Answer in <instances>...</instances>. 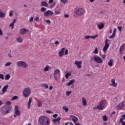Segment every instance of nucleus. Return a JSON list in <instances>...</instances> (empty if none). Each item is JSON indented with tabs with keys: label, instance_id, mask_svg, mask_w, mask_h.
Segmentation results:
<instances>
[{
	"label": "nucleus",
	"instance_id": "nucleus-1",
	"mask_svg": "<svg viewBox=\"0 0 125 125\" xmlns=\"http://www.w3.org/2000/svg\"><path fill=\"white\" fill-rule=\"evenodd\" d=\"M39 123L40 125H49L50 123L48 118L45 116H41L39 119Z\"/></svg>",
	"mask_w": 125,
	"mask_h": 125
},
{
	"label": "nucleus",
	"instance_id": "nucleus-2",
	"mask_svg": "<svg viewBox=\"0 0 125 125\" xmlns=\"http://www.w3.org/2000/svg\"><path fill=\"white\" fill-rule=\"evenodd\" d=\"M106 103H107V101H106L105 100L101 101L99 105L97 106V109H98V110H103L105 108V105H106Z\"/></svg>",
	"mask_w": 125,
	"mask_h": 125
},
{
	"label": "nucleus",
	"instance_id": "nucleus-3",
	"mask_svg": "<svg viewBox=\"0 0 125 125\" xmlns=\"http://www.w3.org/2000/svg\"><path fill=\"white\" fill-rule=\"evenodd\" d=\"M6 105H8L7 107L6 111L1 110V112L3 115H6V114H8L9 113V111L11 110V106L9 105H11V102L7 101L6 102Z\"/></svg>",
	"mask_w": 125,
	"mask_h": 125
},
{
	"label": "nucleus",
	"instance_id": "nucleus-4",
	"mask_svg": "<svg viewBox=\"0 0 125 125\" xmlns=\"http://www.w3.org/2000/svg\"><path fill=\"white\" fill-rule=\"evenodd\" d=\"M22 94L24 97H28L31 94V89L29 88H25L22 92Z\"/></svg>",
	"mask_w": 125,
	"mask_h": 125
},
{
	"label": "nucleus",
	"instance_id": "nucleus-5",
	"mask_svg": "<svg viewBox=\"0 0 125 125\" xmlns=\"http://www.w3.org/2000/svg\"><path fill=\"white\" fill-rule=\"evenodd\" d=\"M17 66L18 67H22V68H28V64L27 63L23 61H19L17 62Z\"/></svg>",
	"mask_w": 125,
	"mask_h": 125
},
{
	"label": "nucleus",
	"instance_id": "nucleus-6",
	"mask_svg": "<svg viewBox=\"0 0 125 125\" xmlns=\"http://www.w3.org/2000/svg\"><path fill=\"white\" fill-rule=\"evenodd\" d=\"M92 60H94V61H95L97 63H102L103 62L102 59H101L100 57H98L96 55L93 57Z\"/></svg>",
	"mask_w": 125,
	"mask_h": 125
},
{
	"label": "nucleus",
	"instance_id": "nucleus-7",
	"mask_svg": "<svg viewBox=\"0 0 125 125\" xmlns=\"http://www.w3.org/2000/svg\"><path fill=\"white\" fill-rule=\"evenodd\" d=\"M108 42H109L108 39H106L105 41V45L103 48L104 52L107 51V50H108V48H109V46H110V44L108 43Z\"/></svg>",
	"mask_w": 125,
	"mask_h": 125
},
{
	"label": "nucleus",
	"instance_id": "nucleus-8",
	"mask_svg": "<svg viewBox=\"0 0 125 125\" xmlns=\"http://www.w3.org/2000/svg\"><path fill=\"white\" fill-rule=\"evenodd\" d=\"M76 13L77 15H83L84 13V10L83 8H80L76 11Z\"/></svg>",
	"mask_w": 125,
	"mask_h": 125
},
{
	"label": "nucleus",
	"instance_id": "nucleus-9",
	"mask_svg": "<svg viewBox=\"0 0 125 125\" xmlns=\"http://www.w3.org/2000/svg\"><path fill=\"white\" fill-rule=\"evenodd\" d=\"M44 16L45 17H47V16H50V15H53V12L51 10H47V11H45L43 13Z\"/></svg>",
	"mask_w": 125,
	"mask_h": 125
},
{
	"label": "nucleus",
	"instance_id": "nucleus-10",
	"mask_svg": "<svg viewBox=\"0 0 125 125\" xmlns=\"http://www.w3.org/2000/svg\"><path fill=\"white\" fill-rule=\"evenodd\" d=\"M125 106V102H122L120 103L118 105H117L116 108L118 109V110H122L124 109V107Z\"/></svg>",
	"mask_w": 125,
	"mask_h": 125
},
{
	"label": "nucleus",
	"instance_id": "nucleus-11",
	"mask_svg": "<svg viewBox=\"0 0 125 125\" xmlns=\"http://www.w3.org/2000/svg\"><path fill=\"white\" fill-rule=\"evenodd\" d=\"M99 35L98 34H97L95 36H86L84 37V39L85 40H88L89 39H93V40H95V39H96V38L98 37Z\"/></svg>",
	"mask_w": 125,
	"mask_h": 125
},
{
	"label": "nucleus",
	"instance_id": "nucleus-12",
	"mask_svg": "<svg viewBox=\"0 0 125 125\" xmlns=\"http://www.w3.org/2000/svg\"><path fill=\"white\" fill-rule=\"evenodd\" d=\"M82 63H83V62H82V61H79V62L78 61H75L74 64H75V65H76L77 67L79 69H80L82 68Z\"/></svg>",
	"mask_w": 125,
	"mask_h": 125
},
{
	"label": "nucleus",
	"instance_id": "nucleus-13",
	"mask_svg": "<svg viewBox=\"0 0 125 125\" xmlns=\"http://www.w3.org/2000/svg\"><path fill=\"white\" fill-rule=\"evenodd\" d=\"M65 49H66V48H62L59 52V55L60 57H63V56H64V51H65Z\"/></svg>",
	"mask_w": 125,
	"mask_h": 125
},
{
	"label": "nucleus",
	"instance_id": "nucleus-14",
	"mask_svg": "<svg viewBox=\"0 0 125 125\" xmlns=\"http://www.w3.org/2000/svg\"><path fill=\"white\" fill-rule=\"evenodd\" d=\"M19 107L18 106L16 105L15 107V113L17 116H20L21 113L20 111L18 110Z\"/></svg>",
	"mask_w": 125,
	"mask_h": 125
},
{
	"label": "nucleus",
	"instance_id": "nucleus-15",
	"mask_svg": "<svg viewBox=\"0 0 125 125\" xmlns=\"http://www.w3.org/2000/svg\"><path fill=\"white\" fill-rule=\"evenodd\" d=\"M8 86H9L8 85L4 86L2 89V93H1L0 94H4V93H5V92H6V91L7 90V88H8Z\"/></svg>",
	"mask_w": 125,
	"mask_h": 125
},
{
	"label": "nucleus",
	"instance_id": "nucleus-16",
	"mask_svg": "<svg viewBox=\"0 0 125 125\" xmlns=\"http://www.w3.org/2000/svg\"><path fill=\"white\" fill-rule=\"evenodd\" d=\"M60 120H61V117H59L57 119H53V123H54V124H60Z\"/></svg>",
	"mask_w": 125,
	"mask_h": 125
},
{
	"label": "nucleus",
	"instance_id": "nucleus-17",
	"mask_svg": "<svg viewBox=\"0 0 125 125\" xmlns=\"http://www.w3.org/2000/svg\"><path fill=\"white\" fill-rule=\"evenodd\" d=\"M20 33L21 35H25L26 33H28V30L25 28H22L20 30Z\"/></svg>",
	"mask_w": 125,
	"mask_h": 125
},
{
	"label": "nucleus",
	"instance_id": "nucleus-18",
	"mask_svg": "<svg viewBox=\"0 0 125 125\" xmlns=\"http://www.w3.org/2000/svg\"><path fill=\"white\" fill-rule=\"evenodd\" d=\"M111 83H112V84H110V85L113 86L114 87H117L118 84H117V83H116V82H115V79L111 80Z\"/></svg>",
	"mask_w": 125,
	"mask_h": 125
},
{
	"label": "nucleus",
	"instance_id": "nucleus-19",
	"mask_svg": "<svg viewBox=\"0 0 125 125\" xmlns=\"http://www.w3.org/2000/svg\"><path fill=\"white\" fill-rule=\"evenodd\" d=\"M70 118L72 119L73 122H74V124L75 123H76L77 121H78L79 119L77 118V117L73 116V115H70Z\"/></svg>",
	"mask_w": 125,
	"mask_h": 125
},
{
	"label": "nucleus",
	"instance_id": "nucleus-20",
	"mask_svg": "<svg viewBox=\"0 0 125 125\" xmlns=\"http://www.w3.org/2000/svg\"><path fill=\"white\" fill-rule=\"evenodd\" d=\"M41 6H45L46 7H47L48 6V4L46 1H42L41 2Z\"/></svg>",
	"mask_w": 125,
	"mask_h": 125
},
{
	"label": "nucleus",
	"instance_id": "nucleus-21",
	"mask_svg": "<svg viewBox=\"0 0 125 125\" xmlns=\"http://www.w3.org/2000/svg\"><path fill=\"white\" fill-rule=\"evenodd\" d=\"M116 32H117V29L115 28L114 29L113 33L111 36H110V39H114L116 37Z\"/></svg>",
	"mask_w": 125,
	"mask_h": 125
},
{
	"label": "nucleus",
	"instance_id": "nucleus-22",
	"mask_svg": "<svg viewBox=\"0 0 125 125\" xmlns=\"http://www.w3.org/2000/svg\"><path fill=\"white\" fill-rule=\"evenodd\" d=\"M15 23H16V20H14L13 22L10 24V27H12V30H13L14 28V24H15Z\"/></svg>",
	"mask_w": 125,
	"mask_h": 125
},
{
	"label": "nucleus",
	"instance_id": "nucleus-23",
	"mask_svg": "<svg viewBox=\"0 0 125 125\" xmlns=\"http://www.w3.org/2000/svg\"><path fill=\"white\" fill-rule=\"evenodd\" d=\"M82 103L83 106H86L87 105V103L86 102V100L84 98H82Z\"/></svg>",
	"mask_w": 125,
	"mask_h": 125
},
{
	"label": "nucleus",
	"instance_id": "nucleus-24",
	"mask_svg": "<svg viewBox=\"0 0 125 125\" xmlns=\"http://www.w3.org/2000/svg\"><path fill=\"white\" fill-rule=\"evenodd\" d=\"M32 103V98H29V101L27 104V109H30L31 108V104Z\"/></svg>",
	"mask_w": 125,
	"mask_h": 125
},
{
	"label": "nucleus",
	"instance_id": "nucleus-25",
	"mask_svg": "<svg viewBox=\"0 0 125 125\" xmlns=\"http://www.w3.org/2000/svg\"><path fill=\"white\" fill-rule=\"evenodd\" d=\"M49 70H50V66L49 65H46L43 68V71H44V72H47L48 71H49Z\"/></svg>",
	"mask_w": 125,
	"mask_h": 125
},
{
	"label": "nucleus",
	"instance_id": "nucleus-26",
	"mask_svg": "<svg viewBox=\"0 0 125 125\" xmlns=\"http://www.w3.org/2000/svg\"><path fill=\"white\" fill-rule=\"evenodd\" d=\"M74 82L75 80L72 79L69 81V83H67V85H68V86H70V85H72V84H74Z\"/></svg>",
	"mask_w": 125,
	"mask_h": 125
},
{
	"label": "nucleus",
	"instance_id": "nucleus-27",
	"mask_svg": "<svg viewBox=\"0 0 125 125\" xmlns=\"http://www.w3.org/2000/svg\"><path fill=\"white\" fill-rule=\"evenodd\" d=\"M98 28H99V30H102L104 28V23H102L101 24L98 25Z\"/></svg>",
	"mask_w": 125,
	"mask_h": 125
},
{
	"label": "nucleus",
	"instance_id": "nucleus-28",
	"mask_svg": "<svg viewBox=\"0 0 125 125\" xmlns=\"http://www.w3.org/2000/svg\"><path fill=\"white\" fill-rule=\"evenodd\" d=\"M3 17H5V14L3 13L2 11L0 10V18H3Z\"/></svg>",
	"mask_w": 125,
	"mask_h": 125
},
{
	"label": "nucleus",
	"instance_id": "nucleus-29",
	"mask_svg": "<svg viewBox=\"0 0 125 125\" xmlns=\"http://www.w3.org/2000/svg\"><path fill=\"white\" fill-rule=\"evenodd\" d=\"M17 42H19L20 43H21L23 42V39L21 37L18 38L17 39Z\"/></svg>",
	"mask_w": 125,
	"mask_h": 125
},
{
	"label": "nucleus",
	"instance_id": "nucleus-30",
	"mask_svg": "<svg viewBox=\"0 0 125 125\" xmlns=\"http://www.w3.org/2000/svg\"><path fill=\"white\" fill-rule=\"evenodd\" d=\"M114 63V60L111 59L109 61V62L108 63V65L110 66V67H112V65H113V63Z\"/></svg>",
	"mask_w": 125,
	"mask_h": 125
},
{
	"label": "nucleus",
	"instance_id": "nucleus-31",
	"mask_svg": "<svg viewBox=\"0 0 125 125\" xmlns=\"http://www.w3.org/2000/svg\"><path fill=\"white\" fill-rule=\"evenodd\" d=\"M125 44H123L122 46H121L120 48V53H122V52H123V51L125 49Z\"/></svg>",
	"mask_w": 125,
	"mask_h": 125
},
{
	"label": "nucleus",
	"instance_id": "nucleus-32",
	"mask_svg": "<svg viewBox=\"0 0 125 125\" xmlns=\"http://www.w3.org/2000/svg\"><path fill=\"white\" fill-rule=\"evenodd\" d=\"M58 74H60V70L58 69L55 70L54 75H57Z\"/></svg>",
	"mask_w": 125,
	"mask_h": 125
},
{
	"label": "nucleus",
	"instance_id": "nucleus-33",
	"mask_svg": "<svg viewBox=\"0 0 125 125\" xmlns=\"http://www.w3.org/2000/svg\"><path fill=\"white\" fill-rule=\"evenodd\" d=\"M103 120L104 122H106V121H108V117H107V116H106V115H104L103 116Z\"/></svg>",
	"mask_w": 125,
	"mask_h": 125
},
{
	"label": "nucleus",
	"instance_id": "nucleus-34",
	"mask_svg": "<svg viewBox=\"0 0 125 125\" xmlns=\"http://www.w3.org/2000/svg\"><path fill=\"white\" fill-rule=\"evenodd\" d=\"M10 79V75L9 74H7L5 76V80L6 81H8Z\"/></svg>",
	"mask_w": 125,
	"mask_h": 125
},
{
	"label": "nucleus",
	"instance_id": "nucleus-35",
	"mask_svg": "<svg viewBox=\"0 0 125 125\" xmlns=\"http://www.w3.org/2000/svg\"><path fill=\"white\" fill-rule=\"evenodd\" d=\"M71 73H70L69 72H67L65 74V77L66 78V79H68L69 78V76H71Z\"/></svg>",
	"mask_w": 125,
	"mask_h": 125
},
{
	"label": "nucleus",
	"instance_id": "nucleus-36",
	"mask_svg": "<svg viewBox=\"0 0 125 125\" xmlns=\"http://www.w3.org/2000/svg\"><path fill=\"white\" fill-rule=\"evenodd\" d=\"M94 54H98V48H95L94 51L93 52Z\"/></svg>",
	"mask_w": 125,
	"mask_h": 125
},
{
	"label": "nucleus",
	"instance_id": "nucleus-37",
	"mask_svg": "<svg viewBox=\"0 0 125 125\" xmlns=\"http://www.w3.org/2000/svg\"><path fill=\"white\" fill-rule=\"evenodd\" d=\"M62 109L63 110H64L65 112H68V111H69V108L66 106H63Z\"/></svg>",
	"mask_w": 125,
	"mask_h": 125
},
{
	"label": "nucleus",
	"instance_id": "nucleus-38",
	"mask_svg": "<svg viewBox=\"0 0 125 125\" xmlns=\"http://www.w3.org/2000/svg\"><path fill=\"white\" fill-rule=\"evenodd\" d=\"M41 10L42 12H44V11H45V10H46V9L44 7H42L41 8Z\"/></svg>",
	"mask_w": 125,
	"mask_h": 125
},
{
	"label": "nucleus",
	"instance_id": "nucleus-39",
	"mask_svg": "<svg viewBox=\"0 0 125 125\" xmlns=\"http://www.w3.org/2000/svg\"><path fill=\"white\" fill-rule=\"evenodd\" d=\"M55 4H56V2L54 1L52 4L50 5V7L51 8H53V7H54V6H55Z\"/></svg>",
	"mask_w": 125,
	"mask_h": 125
},
{
	"label": "nucleus",
	"instance_id": "nucleus-40",
	"mask_svg": "<svg viewBox=\"0 0 125 125\" xmlns=\"http://www.w3.org/2000/svg\"><path fill=\"white\" fill-rule=\"evenodd\" d=\"M61 1L62 2V3L66 4V3L68 2V0H61Z\"/></svg>",
	"mask_w": 125,
	"mask_h": 125
},
{
	"label": "nucleus",
	"instance_id": "nucleus-41",
	"mask_svg": "<svg viewBox=\"0 0 125 125\" xmlns=\"http://www.w3.org/2000/svg\"><path fill=\"white\" fill-rule=\"evenodd\" d=\"M71 93H72V91H66V95H67V96H70Z\"/></svg>",
	"mask_w": 125,
	"mask_h": 125
},
{
	"label": "nucleus",
	"instance_id": "nucleus-42",
	"mask_svg": "<svg viewBox=\"0 0 125 125\" xmlns=\"http://www.w3.org/2000/svg\"><path fill=\"white\" fill-rule=\"evenodd\" d=\"M54 14L55 15H58V14H60V11H55Z\"/></svg>",
	"mask_w": 125,
	"mask_h": 125
},
{
	"label": "nucleus",
	"instance_id": "nucleus-43",
	"mask_svg": "<svg viewBox=\"0 0 125 125\" xmlns=\"http://www.w3.org/2000/svg\"><path fill=\"white\" fill-rule=\"evenodd\" d=\"M10 65H11V62H7L5 64V67L10 66Z\"/></svg>",
	"mask_w": 125,
	"mask_h": 125
},
{
	"label": "nucleus",
	"instance_id": "nucleus-44",
	"mask_svg": "<svg viewBox=\"0 0 125 125\" xmlns=\"http://www.w3.org/2000/svg\"><path fill=\"white\" fill-rule=\"evenodd\" d=\"M0 79L1 80H4V76H3V74H0Z\"/></svg>",
	"mask_w": 125,
	"mask_h": 125
},
{
	"label": "nucleus",
	"instance_id": "nucleus-45",
	"mask_svg": "<svg viewBox=\"0 0 125 125\" xmlns=\"http://www.w3.org/2000/svg\"><path fill=\"white\" fill-rule=\"evenodd\" d=\"M18 99V97L17 96H14L12 98V100H16V99Z\"/></svg>",
	"mask_w": 125,
	"mask_h": 125
},
{
	"label": "nucleus",
	"instance_id": "nucleus-46",
	"mask_svg": "<svg viewBox=\"0 0 125 125\" xmlns=\"http://www.w3.org/2000/svg\"><path fill=\"white\" fill-rule=\"evenodd\" d=\"M38 107H42V102H38Z\"/></svg>",
	"mask_w": 125,
	"mask_h": 125
},
{
	"label": "nucleus",
	"instance_id": "nucleus-47",
	"mask_svg": "<svg viewBox=\"0 0 125 125\" xmlns=\"http://www.w3.org/2000/svg\"><path fill=\"white\" fill-rule=\"evenodd\" d=\"M120 122L122 123V125H125V122L124 120H122L120 119Z\"/></svg>",
	"mask_w": 125,
	"mask_h": 125
},
{
	"label": "nucleus",
	"instance_id": "nucleus-48",
	"mask_svg": "<svg viewBox=\"0 0 125 125\" xmlns=\"http://www.w3.org/2000/svg\"><path fill=\"white\" fill-rule=\"evenodd\" d=\"M117 28L120 32H122V29H123L122 26H118Z\"/></svg>",
	"mask_w": 125,
	"mask_h": 125
},
{
	"label": "nucleus",
	"instance_id": "nucleus-49",
	"mask_svg": "<svg viewBox=\"0 0 125 125\" xmlns=\"http://www.w3.org/2000/svg\"><path fill=\"white\" fill-rule=\"evenodd\" d=\"M46 113H47V114H52L53 112L51 110H46Z\"/></svg>",
	"mask_w": 125,
	"mask_h": 125
},
{
	"label": "nucleus",
	"instance_id": "nucleus-50",
	"mask_svg": "<svg viewBox=\"0 0 125 125\" xmlns=\"http://www.w3.org/2000/svg\"><path fill=\"white\" fill-rule=\"evenodd\" d=\"M39 18V17H37V18L34 19V20H35V21H37V22H39V21H40Z\"/></svg>",
	"mask_w": 125,
	"mask_h": 125
},
{
	"label": "nucleus",
	"instance_id": "nucleus-51",
	"mask_svg": "<svg viewBox=\"0 0 125 125\" xmlns=\"http://www.w3.org/2000/svg\"><path fill=\"white\" fill-rule=\"evenodd\" d=\"M9 16L10 17H12V16H13V13L12 12V11H10Z\"/></svg>",
	"mask_w": 125,
	"mask_h": 125
},
{
	"label": "nucleus",
	"instance_id": "nucleus-52",
	"mask_svg": "<svg viewBox=\"0 0 125 125\" xmlns=\"http://www.w3.org/2000/svg\"><path fill=\"white\" fill-rule=\"evenodd\" d=\"M43 86H44L45 88H48V85H47V84H43Z\"/></svg>",
	"mask_w": 125,
	"mask_h": 125
},
{
	"label": "nucleus",
	"instance_id": "nucleus-53",
	"mask_svg": "<svg viewBox=\"0 0 125 125\" xmlns=\"http://www.w3.org/2000/svg\"><path fill=\"white\" fill-rule=\"evenodd\" d=\"M0 36H3V32H2V30L0 28Z\"/></svg>",
	"mask_w": 125,
	"mask_h": 125
},
{
	"label": "nucleus",
	"instance_id": "nucleus-54",
	"mask_svg": "<svg viewBox=\"0 0 125 125\" xmlns=\"http://www.w3.org/2000/svg\"><path fill=\"white\" fill-rule=\"evenodd\" d=\"M46 23H47V24H50L51 23V21H50V20H47L45 21Z\"/></svg>",
	"mask_w": 125,
	"mask_h": 125
},
{
	"label": "nucleus",
	"instance_id": "nucleus-55",
	"mask_svg": "<svg viewBox=\"0 0 125 125\" xmlns=\"http://www.w3.org/2000/svg\"><path fill=\"white\" fill-rule=\"evenodd\" d=\"M64 55H68V49H66L64 52Z\"/></svg>",
	"mask_w": 125,
	"mask_h": 125
},
{
	"label": "nucleus",
	"instance_id": "nucleus-56",
	"mask_svg": "<svg viewBox=\"0 0 125 125\" xmlns=\"http://www.w3.org/2000/svg\"><path fill=\"white\" fill-rule=\"evenodd\" d=\"M64 18H68L69 17V15L68 14H64Z\"/></svg>",
	"mask_w": 125,
	"mask_h": 125
},
{
	"label": "nucleus",
	"instance_id": "nucleus-57",
	"mask_svg": "<svg viewBox=\"0 0 125 125\" xmlns=\"http://www.w3.org/2000/svg\"><path fill=\"white\" fill-rule=\"evenodd\" d=\"M54 44H56V45H58V44H59V42L56 41L55 42Z\"/></svg>",
	"mask_w": 125,
	"mask_h": 125
},
{
	"label": "nucleus",
	"instance_id": "nucleus-58",
	"mask_svg": "<svg viewBox=\"0 0 125 125\" xmlns=\"http://www.w3.org/2000/svg\"><path fill=\"white\" fill-rule=\"evenodd\" d=\"M57 116H58V114H54V115H53V117L54 118H57Z\"/></svg>",
	"mask_w": 125,
	"mask_h": 125
},
{
	"label": "nucleus",
	"instance_id": "nucleus-59",
	"mask_svg": "<svg viewBox=\"0 0 125 125\" xmlns=\"http://www.w3.org/2000/svg\"><path fill=\"white\" fill-rule=\"evenodd\" d=\"M2 105H3V103H2V102H1V101H0V107Z\"/></svg>",
	"mask_w": 125,
	"mask_h": 125
},
{
	"label": "nucleus",
	"instance_id": "nucleus-60",
	"mask_svg": "<svg viewBox=\"0 0 125 125\" xmlns=\"http://www.w3.org/2000/svg\"><path fill=\"white\" fill-rule=\"evenodd\" d=\"M53 2V0H49V3H52Z\"/></svg>",
	"mask_w": 125,
	"mask_h": 125
},
{
	"label": "nucleus",
	"instance_id": "nucleus-61",
	"mask_svg": "<svg viewBox=\"0 0 125 125\" xmlns=\"http://www.w3.org/2000/svg\"><path fill=\"white\" fill-rule=\"evenodd\" d=\"M105 57H106V55H103L102 56L103 59H105Z\"/></svg>",
	"mask_w": 125,
	"mask_h": 125
},
{
	"label": "nucleus",
	"instance_id": "nucleus-62",
	"mask_svg": "<svg viewBox=\"0 0 125 125\" xmlns=\"http://www.w3.org/2000/svg\"><path fill=\"white\" fill-rule=\"evenodd\" d=\"M74 124L75 125H81L80 123L77 122H75Z\"/></svg>",
	"mask_w": 125,
	"mask_h": 125
},
{
	"label": "nucleus",
	"instance_id": "nucleus-63",
	"mask_svg": "<svg viewBox=\"0 0 125 125\" xmlns=\"http://www.w3.org/2000/svg\"><path fill=\"white\" fill-rule=\"evenodd\" d=\"M53 88V86H50V87H49V89H50V90H52V89Z\"/></svg>",
	"mask_w": 125,
	"mask_h": 125
},
{
	"label": "nucleus",
	"instance_id": "nucleus-64",
	"mask_svg": "<svg viewBox=\"0 0 125 125\" xmlns=\"http://www.w3.org/2000/svg\"><path fill=\"white\" fill-rule=\"evenodd\" d=\"M54 76L55 81H57V77H56V76H55V75Z\"/></svg>",
	"mask_w": 125,
	"mask_h": 125
}]
</instances>
